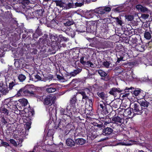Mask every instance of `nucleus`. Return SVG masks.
<instances>
[{
    "instance_id": "obj_16",
    "label": "nucleus",
    "mask_w": 152,
    "mask_h": 152,
    "mask_svg": "<svg viewBox=\"0 0 152 152\" xmlns=\"http://www.w3.org/2000/svg\"><path fill=\"white\" fill-rule=\"evenodd\" d=\"M111 118H112L111 122L113 124H116L117 123L124 124V119L123 118H120L118 116H115Z\"/></svg>"
},
{
    "instance_id": "obj_9",
    "label": "nucleus",
    "mask_w": 152,
    "mask_h": 152,
    "mask_svg": "<svg viewBox=\"0 0 152 152\" xmlns=\"http://www.w3.org/2000/svg\"><path fill=\"white\" fill-rule=\"evenodd\" d=\"M9 90L7 84L6 80H2L0 82V92L3 95H6L8 93Z\"/></svg>"
},
{
    "instance_id": "obj_14",
    "label": "nucleus",
    "mask_w": 152,
    "mask_h": 152,
    "mask_svg": "<svg viewBox=\"0 0 152 152\" xmlns=\"http://www.w3.org/2000/svg\"><path fill=\"white\" fill-rule=\"evenodd\" d=\"M4 102L2 101V104L1 107H0V112L1 113H4L6 115H8L9 114V111L7 109L8 106H7Z\"/></svg>"
},
{
    "instance_id": "obj_37",
    "label": "nucleus",
    "mask_w": 152,
    "mask_h": 152,
    "mask_svg": "<svg viewBox=\"0 0 152 152\" xmlns=\"http://www.w3.org/2000/svg\"><path fill=\"white\" fill-rule=\"evenodd\" d=\"M31 124H25L24 125L25 129H22L20 132H22L23 134H25L26 130L28 131L31 128Z\"/></svg>"
},
{
    "instance_id": "obj_46",
    "label": "nucleus",
    "mask_w": 152,
    "mask_h": 152,
    "mask_svg": "<svg viewBox=\"0 0 152 152\" xmlns=\"http://www.w3.org/2000/svg\"><path fill=\"white\" fill-rule=\"evenodd\" d=\"M144 37L145 39H151V34L149 32L145 31L144 33Z\"/></svg>"
},
{
    "instance_id": "obj_25",
    "label": "nucleus",
    "mask_w": 152,
    "mask_h": 152,
    "mask_svg": "<svg viewBox=\"0 0 152 152\" xmlns=\"http://www.w3.org/2000/svg\"><path fill=\"white\" fill-rule=\"evenodd\" d=\"M81 91L85 93L86 95L89 94V96L93 94L92 92V89L91 88H86L84 89L80 90Z\"/></svg>"
},
{
    "instance_id": "obj_56",
    "label": "nucleus",
    "mask_w": 152,
    "mask_h": 152,
    "mask_svg": "<svg viewBox=\"0 0 152 152\" xmlns=\"http://www.w3.org/2000/svg\"><path fill=\"white\" fill-rule=\"evenodd\" d=\"M127 33L129 36L135 34L134 30L133 28L130 30H128L127 31Z\"/></svg>"
},
{
    "instance_id": "obj_42",
    "label": "nucleus",
    "mask_w": 152,
    "mask_h": 152,
    "mask_svg": "<svg viewBox=\"0 0 152 152\" xmlns=\"http://www.w3.org/2000/svg\"><path fill=\"white\" fill-rule=\"evenodd\" d=\"M96 72H98V74L101 77H105L107 75V74L105 72L101 69L98 70Z\"/></svg>"
},
{
    "instance_id": "obj_64",
    "label": "nucleus",
    "mask_w": 152,
    "mask_h": 152,
    "mask_svg": "<svg viewBox=\"0 0 152 152\" xmlns=\"http://www.w3.org/2000/svg\"><path fill=\"white\" fill-rule=\"evenodd\" d=\"M39 151H40L39 150L38 147L35 146L32 151H28L27 152H38Z\"/></svg>"
},
{
    "instance_id": "obj_54",
    "label": "nucleus",
    "mask_w": 152,
    "mask_h": 152,
    "mask_svg": "<svg viewBox=\"0 0 152 152\" xmlns=\"http://www.w3.org/2000/svg\"><path fill=\"white\" fill-rule=\"evenodd\" d=\"M30 46L31 47L32 46V44H31V43H24V46L27 49V50L28 51H29V52H30V50L31 49V48L30 47Z\"/></svg>"
},
{
    "instance_id": "obj_55",
    "label": "nucleus",
    "mask_w": 152,
    "mask_h": 152,
    "mask_svg": "<svg viewBox=\"0 0 152 152\" xmlns=\"http://www.w3.org/2000/svg\"><path fill=\"white\" fill-rule=\"evenodd\" d=\"M74 23L73 21L68 20L65 23H64V25L66 26H69L73 25Z\"/></svg>"
},
{
    "instance_id": "obj_19",
    "label": "nucleus",
    "mask_w": 152,
    "mask_h": 152,
    "mask_svg": "<svg viewBox=\"0 0 152 152\" xmlns=\"http://www.w3.org/2000/svg\"><path fill=\"white\" fill-rule=\"evenodd\" d=\"M86 27L83 25H78L77 27L76 31L80 33L85 32L86 31Z\"/></svg>"
},
{
    "instance_id": "obj_31",
    "label": "nucleus",
    "mask_w": 152,
    "mask_h": 152,
    "mask_svg": "<svg viewBox=\"0 0 152 152\" xmlns=\"http://www.w3.org/2000/svg\"><path fill=\"white\" fill-rule=\"evenodd\" d=\"M66 145L72 147L74 145L75 142L74 141L71 139H67L66 141Z\"/></svg>"
},
{
    "instance_id": "obj_63",
    "label": "nucleus",
    "mask_w": 152,
    "mask_h": 152,
    "mask_svg": "<svg viewBox=\"0 0 152 152\" xmlns=\"http://www.w3.org/2000/svg\"><path fill=\"white\" fill-rule=\"evenodd\" d=\"M44 10L42 9H39L38 10V14L40 16H42L43 15Z\"/></svg>"
},
{
    "instance_id": "obj_17",
    "label": "nucleus",
    "mask_w": 152,
    "mask_h": 152,
    "mask_svg": "<svg viewBox=\"0 0 152 152\" xmlns=\"http://www.w3.org/2000/svg\"><path fill=\"white\" fill-rule=\"evenodd\" d=\"M137 103L140 105L141 106V107H143V108H147L149 103V102L146 101L144 99L138 100Z\"/></svg>"
},
{
    "instance_id": "obj_11",
    "label": "nucleus",
    "mask_w": 152,
    "mask_h": 152,
    "mask_svg": "<svg viewBox=\"0 0 152 152\" xmlns=\"http://www.w3.org/2000/svg\"><path fill=\"white\" fill-rule=\"evenodd\" d=\"M58 84L56 83H51L49 85H47L45 88L46 89V91L48 93H51L55 92L58 89Z\"/></svg>"
},
{
    "instance_id": "obj_35",
    "label": "nucleus",
    "mask_w": 152,
    "mask_h": 152,
    "mask_svg": "<svg viewBox=\"0 0 152 152\" xmlns=\"http://www.w3.org/2000/svg\"><path fill=\"white\" fill-rule=\"evenodd\" d=\"M25 33H26L27 35L28 36V37H29V39L30 38L31 39V36L32 37L33 35V31L32 29H27L25 31Z\"/></svg>"
},
{
    "instance_id": "obj_1",
    "label": "nucleus",
    "mask_w": 152,
    "mask_h": 152,
    "mask_svg": "<svg viewBox=\"0 0 152 152\" xmlns=\"http://www.w3.org/2000/svg\"><path fill=\"white\" fill-rule=\"evenodd\" d=\"M98 107L97 110V113L98 114H102L103 115H106L111 112L112 108L106 102L100 101L98 103Z\"/></svg>"
},
{
    "instance_id": "obj_53",
    "label": "nucleus",
    "mask_w": 152,
    "mask_h": 152,
    "mask_svg": "<svg viewBox=\"0 0 152 152\" xmlns=\"http://www.w3.org/2000/svg\"><path fill=\"white\" fill-rule=\"evenodd\" d=\"M35 32L36 34H38V35L40 36L42 35V32L41 30L39 28V26H38V27L36 30Z\"/></svg>"
},
{
    "instance_id": "obj_3",
    "label": "nucleus",
    "mask_w": 152,
    "mask_h": 152,
    "mask_svg": "<svg viewBox=\"0 0 152 152\" xmlns=\"http://www.w3.org/2000/svg\"><path fill=\"white\" fill-rule=\"evenodd\" d=\"M56 99V98L55 96H52L48 95L47 96H44L42 101L44 105H49L48 107L46 108V110L47 111H48L49 113H51L50 109H51V110L53 109V108L50 107V106L55 103Z\"/></svg>"
},
{
    "instance_id": "obj_26",
    "label": "nucleus",
    "mask_w": 152,
    "mask_h": 152,
    "mask_svg": "<svg viewBox=\"0 0 152 152\" xmlns=\"http://www.w3.org/2000/svg\"><path fill=\"white\" fill-rule=\"evenodd\" d=\"M74 4L73 3H65L64 9L67 10L74 7Z\"/></svg>"
},
{
    "instance_id": "obj_18",
    "label": "nucleus",
    "mask_w": 152,
    "mask_h": 152,
    "mask_svg": "<svg viewBox=\"0 0 152 152\" xmlns=\"http://www.w3.org/2000/svg\"><path fill=\"white\" fill-rule=\"evenodd\" d=\"M78 93L79 94H80L82 96V102L87 103V100L89 98V97L87 95L80 91H78Z\"/></svg>"
},
{
    "instance_id": "obj_52",
    "label": "nucleus",
    "mask_w": 152,
    "mask_h": 152,
    "mask_svg": "<svg viewBox=\"0 0 152 152\" xmlns=\"http://www.w3.org/2000/svg\"><path fill=\"white\" fill-rule=\"evenodd\" d=\"M7 50L5 48H0V57H3L5 54V51Z\"/></svg>"
},
{
    "instance_id": "obj_27",
    "label": "nucleus",
    "mask_w": 152,
    "mask_h": 152,
    "mask_svg": "<svg viewBox=\"0 0 152 152\" xmlns=\"http://www.w3.org/2000/svg\"><path fill=\"white\" fill-rule=\"evenodd\" d=\"M86 110L85 113V114L88 115H93V108L87 107L86 106Z\"/></svg>"
},
{
    "instance_id": "obj_24",
    "label": "nucleus",
    "mask_w": 152,
    "mask_h": 152,
    "mask_svg": "<svg viewBox=\"0 0 152 152\" xmlns=\"http://www.w3.org/2000/svg\"><path fill=\"white\" fill-rule=\"evenodd\" d=\"M9 119H8L4 115H1L0 117V123L3 124L9 123Z\"/></svg>"
},
{
    "instance_id": "obj_20",
    "label": "nucleus",
    "mask_w": 152,
    "mask_h": 152,
    "mask_svg": "<svg viewBox=\"0 0 152 152\" xmlns=\"http://www.w3.org/2000/svg\"><path fill=\"white\" fill-rule=\"evenodd\" d=\"M119 88H113L111 89L109 91V93L110 94L114 96L116 95L117 93L119 92Z\"/></svg>"
},
{
    "instance_id": "obj_29",
    "label": "nucleus",
    "mask_w": 152,
    "mask_h": 152,
    "mask_svg": "<svg viewBox=\"0 0 152 152\" xmlns=\"http://www.w3.org/2000/svg\"><path fill=\"white\" fill-rule=\"evenodd\" d=\"M130 107L128 108L125 109L124 113V115L126 116L130 115L132 113V110Z\"/></svg>"
},
{
    "instance_id": "obj_36",
    "label": "nucleus",
    "mask_w": 152,
    "mask_h": 152,
    "mask_svg": "<svg viewBox=\"0 0 152 152\" xmlns=\"http://www.w3.org/2000/svg\"><path fill=\"white\" fill-rule=\"evenodd\" d=\"M72 76V75L71 74V73H69L68 72H67L65 73L63 76L64 80L66 81L71 78Z\"/></svg>"
},
{
    "instance_id": "obj_49",
    "label": "nucleus",
    "mask_w": 152,
    "mask_h": 152,
    "mask_svg": "<svg viewBox=\"0 0 152 152\" xmlns=\"http://www.w3.org/2000/svg\"><path fill=\"white\" fill-rule=\"evenodd\" d=\"M115 21L116 23L118 25H119L120 26H121L123 23L122 21L121 20V17L120 18L116 17L115 18Z\"/></svg>"
},
{
    "instance_id": "obj_32",
    "label": "nucleus",
    "mask_w": 152,
    "mask_h": 152,
    "mask_svg": "<svg viewBox=\"0 0 152 152\" xmlns=\"http://www.w3.org/2000/svg\"><path fill=\"white\" fill-rule=\"evenodd\" d=\"M94 99L93 98H89L87 101V103H85L86 106L91 107H92Z\"/></svg>"
},
{
    "instance_id": "obj_10",
    "label": "nucleus",
    "mask_w": 152,
    "mask_h": 152,
    "mask_svg": "<svg viewBox=\"0 0 152 152\" xmlns=\"http://www.w3.org/2000/svg\"><path fill=\"white\" fill-rule=\"evenodd\" d=\"M116 56L117 60L115 63L116 65L119 64L121 61H124L126 59V56L127 55H126V53L122 50H120L116 53Z\"/></svg>"
},
{
    "instance_id": "obj_6",
    "label": "nucleus",
    "mask_w": 152,
    "mask_h": 152,
    "mask_svg": "<svg viewBox=\"0 0 152 152\" xmlns=\"http://www.w3.org/2000/svg\"><path fill=\"white\" fill-rule=\"evenodd\" d=\"M3 102L4 104L8 106V108L12 110V112L14 111L15 112V111L18 109V108L15 106V104H17V103L18 102H15L12 99H5Z\"/></svg>"
},
{
    "instance_id": "obj_34",
    "label": "nucleus",
    "mask_w": 152,
    "mask_h": 152,
    "mask_svg": "<svg viewBox=\"0 0 152 152\" xmlns=\"http://www.w3.org/2000/svg\"><path fill=\"white\" fill-rule=\"evenodd\" d=\"M20 106H21L25 107V106L27 105L28 103V100L27 99H20Z\"/></svg>"
},
{
    "instance_id": "obj_47",
    "label": "nucleus",
    "mask_w": 152,
    "mask_h": 152,
    "mask_svg": "<svg viewBox=\"0 0 152 152\" xmlns=\"http://www.w3.org/2000/svg\"><path fill=\"white\" fill-rule=\"evenodd\" d=\"M102 64L105 67L109 68H110V65L111 64V63L110 61H107L106 60L105 61H104Z\"/></svg>"
},
{
    "instance_id": "obj_58",
    "label": "nucleus",
    "mask_w": 152,
    "mask_h": 152,
    "mask_svg": "<svg viewBox=\"0 0 152 152\" xmlns=\"http://www.w3.org/2000/svg\"><path fill=\"white\" fill-rule=\"evenodd\" d=\"M38 51L36 48H31L30 52L33 54H36L37 53Z\"/></svg>"
},
{
    "instance_id": "obj_7",
    "label": "nucleus",
    "mask_w": 152,
    "mask_h": 152,
    "mask_svg": "<svg viewBox=\"0 0 152 152\" xmlns=\"http://www.w3.org/2000/svg\"><path fill=\"white\" fill-rule=\"evenodd\" d=\"M45 42V40L43 39L42 41L37 46V48L39 50V52L41 54L44 53L46 51L49 52L50 50L49 46L48 45V46H46L47 44H46Z\"/></svg>"
},
{
    "instance_id": "obj_8",
    "label": "nucleus",
    "mask_w": 152,
    "mask_h": 152,
    "mask_svg": "<svg viewBox=\"0 0 152 152\" xmlns=\"http://www.w3.org/2000/svg\"><path fill=\"white\" fill-rule=\"evenodd\" d=\"M77 99L76 98V95H73L69 101V104L67 107L70 106V108L69 110H72L74 112V110H77V109L78 106V105L77 103Z\"/></svg>"
},
{
    "instance_id": "obj_45",
    "label": "nucleus",
    "mask_w": 152,
    "mask_h": 152,
    "mask_svg": "<svg viewBox=\"0 0 152 152\" xmlns=\"http://www.w3.org/2000/svg\"><path fill=\"white\" fill-rule=\"evenodd\" d=\"M136 48L137 49V50L140 52H143L145 50L144 47L141 45L136 46Z\"/></svg>"
},
{
    "instance_id": "obj_15",
    "label": "nucleus",
    "mask_w": 152,
    "mask_h": 152,
    "mask_svg": "<svg viewBox=\"0 0 152 152\" xmlns=\"http://www.w3.org/2000/svg\"><path fill=\"white\" fill-rule=\"evenodd\" d=\"M136 7L137 9L140 10V12H142L148 13L150 12V10H148L147 8L143 7L141 5H137L136 6Z\"/></svg>"
},
{
    "instance_id": "obj_50",
    "label": "nucleus",
    "mask_w": 152,
    "mask_h": 152,
    "mask_svg": "<svg viewBox=\"0 0 152 152\" xmlns=\"http://www.w3.org/2000/svg\"><path fill=\"white\" fill-rule=\"evenodd\" d=\"M97 95L102 99L104 98L105 96V94L104 92H98L97 93Z\"/></svg>"
},
{
    "instance_id": "obj_21",
    "label": "nucleus",
    "mask_w": 152,
    "mask_h": 152,
    "mask_svg": "<svg viewBox=\"0 0 152 152\" xmlns=\"http://www.w3.org/2000/svg\"><path fill=\"white\" fill-rule=\"evenodd\" d=\"M53 2L56 3V6H58L64 9L65 2H63L62 0H54Z\"/></svg>"
},
{
    "instance_id": "obj_57",
    "label": "nucleus",
    "mask_w": 152,
    "mask_h": 152,
    "mask_svg": "<svg viewBox=\"0 0 152 152\" xmlns=\"http://www.w3.org/2000/svg\"><path fill=\"white\" fill-rule=\"evenodd\" d=\"M141 92V90L140 89H137V90H136L134 91L133 94L135 96H137Z\"/></svg>"
},
{
    "instance_id": "obj_48",
    "label": "nucleus",
    "mask_w": 152,
    "mask_h": 152,
    "mask_svg": "<svg viewBox=\"0 0 152 152\" xmlns=\"http://www.w3.org/2000/svg\"><path fill=\"white\" fill-rule=\"evenodd\" d=\"M50 24L52 28H54L56 27V26L57 25L58 23L55 20H53L50 21Z\"/></svg>"
},
{
    "instance_id": "obj_62",
    "label": "nucleus",
    "mask_w": 152,
    "mask_h": 152,
    "mask_svg": "<svg viewBox=\"0 0 152 152\" xmlns=\"http://www.w3.org/2000/svg\"><path fill=\"white\" fill-rule=\"evenodd\" d=\"M112 42L107 41L105 42V44L107 48H109L111 47V45H112Z\"/></svg>"
},
{
    "instance_id": "obj_38",
    "label": "nucleus",
    "mask_w": 152,
    "mask_h": 152,
    "mask_svg": "<svg viewBox=\"0 0 152 152\" xmlns=\"http://www.w3.org/2000/svg\"><path fill=\"white\" fill-rule=\"evenodd\" d=\"M76 143L78 145H82L85 143V140L82 138L77 139L76 140Z\"/></svg>"
},
{
    "instance_id": "obj_60",
    "label": "nucleus",
    "mask_w": 152,
    "mask_h": 152,
    "mask_svg": "<svg viewBox=\"0 0 152 152\" xmlns=\"http://www.w3.org/2000/svg\"><path fill=\"white\" fill-rule=\"evenodd\" d=\"M9 141L14 146H17L16 142L13 139H10Z\"/></svg>"
},
{
    "instance_id": "obj_33",
    "label": "nucleus",
    "mask_w": 152,
    "mask_h": 152,
    "mask_svg": "<svg viewBox=\"0 0 152 152\" xmlns=\"http://www.w3.org/2000/svg\"><path fill=\"white\" fill-rule=\"evenodd\" d=\"M86 108V107H85V108H80V109H79V107L78 106L77 108V110H74V112L75 113L78 112L81 114H85Z\"/></svg>"
},
{
    "instance_id": "obj_12",
    "label": "nucleus",
    "mask_w": 152,
    "mask_h": 152,
    "mask_svg": "<svg viewBox=\"0 0 152 152\" xmlns=\"http://www.w3.org/2000/svg\"><path fill=\"white\" fill-rule=\"evenodd\" d=\"M86 31L88 33L95 34H96V25L94 22L90 23L87 26Z\"/></svg>"
},
{
    "instance_id": "obj_30",
    "label": "nucleus",
    "mask_w": 152,
    "mask_h": 152,
    "mask_svg": "<svg viewBox=\"0 0 152 152\" xmlns=\"http://www.w3.org/2000/svg\"><path fill=\"white\" fill-rule=\"evenodd\" d=\"M96 11H97V13L100 18H101V17L99 15H102L106 13L105 9L103 8L100 7L98 8L96 10Z\"/></svg>"
},
{
    "instance_id": "obj_4",
    "label": "nucleus",
    "mask_w": 152,
    "mask_h": 152,
    "mask_svg": "<svg viewBox=\"0 0 152 152\" xmlns=\"http://www.w3.org/2000/svg\"><path fill=\"white\" fill-rule=\"evenodd\" d=\"M71 121L70 116L68 115H64L62 117V119H59L57 121L56 120L55 122L54 121L52 122L51 120H50L48 124H63V123H64L65 124H70Z\"/></svg>"
},
{
    "instance_id": "obj_43",
    "label": "nucleus",
    "mask_w": 152,
    "mask_h": 152,
    "mask_svg": "<svg viewBox=\"0 0 152 152\" xmlns=\"http://www.w3.org/2000/svg\"><path fill=\"white\" fill-rule=\"evenodd\" d=\"M67 33L72 38L74 37L75 35V31L73 30L72 29H69V31Z\"/></svg>"
},
{
    "instance_id": "obj_23",
    "label": "nucleus",
    "mask_w": 152,
    "mask_h": 152,
    "mask_svg": "<svg viewBox=\"0 0 152 152\" xmlns=\"http://www.w3.org/2000/svg\"><path fill=\"white\" fill-rule=\"evenodd\" d=\"M113 132V130L111 128L107 127L104 129L103 131V135H107L111 134Z\"/></svg>"
},
{
    "instance_id": "obj_59",
    "label": "nucleus",
    "mask_w": 152,
    "mask_h": 152,
    "mask_svg": "<svg viewBox=\"0 0 152 152\" xmlns=\"http://www.w3.org/2000/svg\"><path fill=\"white\" fill-rule=\"evenodd\" d=\"M0 1L2 4H3L4 1H5L7 4L9 5H10V4H11V2H14L13 0L11 1V0H0Z\"/></svg>"
},
{
    "instance_id": "obj_39",
    "label": "nucleus",
    "mask_w": 152,
    "mask_h": 152,
    "mask_svg": "<svg viewBox=\"0 0 152 152\" xmlns=\"http://www.w3.org/2000/svg\"><path fill=\"white\" fill-rule=\"evenodd\" d=\"M49 38L52 42H56L57 39L58 40V41L59 40V39L57 38L56 36H54L53 35H50Z\"/></svg>"
},
{
    "instance_id": "obj_44",
    "label": "nucleus",
    "mask_w": 152,
    "mask_h": 152,
    "mask_svg": "<svg viewBox=\"0 0 152 152\" xmlns=\"http://www.w3.org/2000/svg\"><path fill=\"white\" fill-rule=\"evenodd\" d=\"M84 2H86L88 3V0H83V1L81 3H78L77 2H76L75 3V5L76 7H80L84 4Z\"/></svg>"
},
{
    "instance_id": "obj_61",
    "label": "nucleus",
    "mask_w": 152,
    "mask_h": 152,
    "mask_svg": "<svg viewBox=\"0 0 152 152\" xmlns=\"http://www.w3.org/2000/svg\"><path fill=\"white\" fill-rule=\"evenodd\" d=\"M60 38L61 40L59 41H58V42H61V41L66 42L69 40V39L68 38L63 36L61 37Z\"/></svg>"
},
{
    "instance_id": "obj_13",
    "label": "nucleus",
    "mask_w": 152,
    "mask_h": 152,
    "mask_svg": "<svg viewBox=\"0 0 152 152\" xmlns=\"http://www.w3.org/2000/svg\"><path fill=\"white\" fill-rule=\"evenodd\" d=\"M42 93L38 94L37 92H34L32 90L30 94V96L36 97L38 101H42L43 100L44 96L42 95Z\"/></svg>"
},
{
    "instance_id": "obj_5",
    "label": "nucleus",
    "mask_w": 152,
    "mask_h": 152,
    "mask_svg": "<svg viewBox=\"0 0 152 152\" xmlns=\"http://www.w3.org/2000/svg\"><path fill=\"white\" fill-rule=\"evenodd\" d=\"M31 90L30 86L29 85H26L24 87L20 88L17 92L18 96L23 95L25 96H30Z\"/></svg>"
},
{
    "instance_id": "obj_51",
    "label": "nucleus",
    "mask_w": 152,
    "mask_h": 152,
    "mask_svg": "<svg viewBox=\"0 0 152 152\" xmlns=\"http://www.w3.org/2000/svg\"><path fill=\"white\" fill-rule=\"evenodd\" d=\"M15 85V80H14V82L12 81L10 83L9 85V87H8V89H9V90H11L12 89L13 87Z\"/></svg>"
},
{
    "instance_id": "obj_28",
    "label": "nucleus",
    "mask_w": 152,
    "mask_h": 152,
    "mask_svg": "<svg viewBox=\"0 0 152 152\" xmlns=\"http://www.w3.org/2000/svg\"><path fill=\"white\" fill-rule=\"evenodd\" d=\"M76 69L74 70L73 72H71V74L72 76H75L77 74L80 73L82 71V69L81 68H78L77 67V68Z\"/></svg>"
},
{
    "instance_id": "obj_41",
    "label": "nucleus",
    "mask_w": 152,
    "mask_h": 152,
    "mask_svg": "<svg viewBox=\"0 0 152 152\" xmlns=\"http://www.w3.org/2000/svg\"><path fill=\"white\" fill-rule=\"evenodd\" d=\"M68 110L67 108H66V110L65 109L61 108L60 110V113L61 115H63V116L64 115H68Z\"/></svg>"
},
{
    "instance_id": "obj_22",
    "label": "nucleus",
    "mask_w": 152,
    "mask_h": 152,
    "mask_svg": "<svg viewBox=\"0 0 152 152\" xmlns=\"http://www.w3.org/2000/svg\"><path fill=\"white\" fill-rule=\"evenodd\" d=\"M25 15L26 18L28 19L33 18L35 17L34 14V12H33L30 9L28 10V12L26 13Z\"/></svg>"
},
{
    "instance_id": "obj_40",
    "label": "nucleus",
    "mask_w": 152,
    "mask_h": 152,
    "mask_svg": "<svg viewBox=\"0 0 152 152\" xmlns=\"http://www.w3.org/2000/svg\"><path fill=\"white\" fill-rule=\"evenodd\" d=\"M26 76L23 74H20L18 76V79L20 82H23L26 79Z\"/></svg>"
},
{
    "instance_id": "obj_2",
    "label": "nucleus",
    "mask_w": 152,
    "mask_h": 152,
    "mask_svg": "<svg viewBox=\"0 0 152 152\" xmlns=\"http://www.w3.org/2000/svg\"><path fill=\"white\" fill-rule=\"evenodd\" d=\"M132 105V112L134 115H141L143 114L147 115L149 112L147 108H143L137 103L133 102L131 104Z\"/></svg>"
}]
</instances>
